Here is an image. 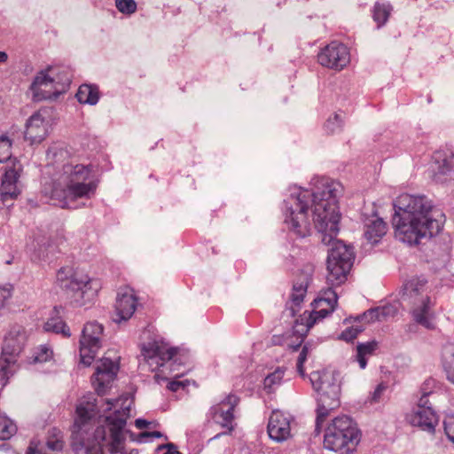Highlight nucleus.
I'll return each instance as SVG.
<instances>
[{
	"instance_id": "9b49d317",
	"label": "nucleus",
	"mask_w": 454,
	"mask_h": 454,
	"mask_svg": "<svg viewBox=\"0 0 454 454\" xmlns=\"http://www.w3.org/2000/svg\"><path fill=\"white\" fill-rule=\"evenodd\" d=\"M179 351L178 348L172 347L162 340H155L143 345L141 355L151 367V370L155 371L167 362L174 359L179 354Z\"/></svg>"
},
{
	"instance_id": "dca6fc26",
	"label": "nucleus",
	"mask_w": 454,
	"mask_h": 454,
	"mask_svg": "<svg viewBox=\"0 0 454 454\" xmlns=\"http://www.w3.org/2000/svg\"><path fill=\"white\" fill-rule=\"evenodd\" d=\"M50 116V111L45 108L34 114L27 123L25 138L31 144L42 142L48 133Z\"/></svg>"
},
{
	"instance_id": "b1692460",
	"label": "nucleus",
	"mask_w": 454,
	"mask_h": 454,
	"mask_svg": "<svg viewBox=\"0 0 454 454\" xmlns=\"http://www.w3.org/2000/svg\"><path fill=\"white\" fill-rule=\"evenodd\" d=\"M308 286L309 277L304 274H300L293 285V289L290 295V300L292 302L291 309L294 313L295 312L296 308H298L303 301L307 294Z\"/></svg>"
},
{
	"instance_id": "bf43d9fd",
	"label": "nucleus",
	"mask_w": 454,
	"mask_h": 454,
	"mask_svg": "<svg viewBox=\"0 0 454 454\" xmlns=\"http://www.w3.org/2000/svg\"><path fill=\"white\" fill-rule=\"evenodd\" d=\"M132 453H133V451H130V453H129V454H132Z\"/></svg>"
},
{
	"instance_id": "4468645a",
	"label": "nucleus",
	"mask_w": 454,
	"mask_h": 454,
	"mask_svg": "<svg viewBox=\"0 0 454 454\" xmlns=\"http://www.w3.org/2000/svg\"><path fill=\"white\" fill-rule=\"evenodd\" d=\"M118 365L109 358H102L91 378L92 386L98 395H103L110 387L118 372Z\"/></svg>"
},
{
	"instance_id": "09e8293b",
	"label": "nucleus",
	"mask_w": 454,
	"mask_h": 454,
	"mask_svg": "<svg viewBox=\"0 0 454 454\" xmlns=\"http://www.w3.org/2000/svg\"><path fill=\"white\" fill-rule=\"evenodd\" d=\"M121 399H114V400H106V408L105 409L106 411H110L113 408H116L119 405Z\"/></svg>"
},
{
	"instance_id": "a19ab883",
	"label": "nucleus",
	"mask_w": 454,
	"mask_h": 454,
	"mask_svg": "<svg viewBox=\"0 0 454 454\" xmlns=\"http://www.w3.org/2000/svg\"><path fill=\"white\" fill-rule=\"evenodd\" d=\"M363 329L357 325L347 327L340 334V339L346 341L354 340Z\"/></svg>"
},
{
	"instance_id": "f8f14e48",
	"label": "nucleus",
	"mask_w": 454,
	"mask_h": 454,
	"mask_svg": "<svg viewBox=\"0 0 454 454\" xmlns=\"http://www.w3.org/2000/svg\"><path fill=\"white\" fill-rule=\"evenodd\" d=\"M318 63L327 68L340 71L350 63L349 48L339 41H332L317 54Z\"/></svg>"
},
{
	"instance_id": "37998d69",
	"label": "nucleus",
	"mask_w": 454,
	"mask_h": 454,
	"mask_svg": "<svg viewBox=\"0 0 454 454\" xmlns=\"http://www.w3.org/2000/svg\"><path fill=\"white\" fill-rule=\"evenodd\" d=\"M444 431L448 438L454 443V416H448L444 420Z\"/></svg>"
},
{
	"instance_id": "423d86ee",
	"label": "nucleus",
	"mask_w": 454,
	"mask_h": 454,
	"mask_svg": "<svg viewBox=\"0 0 454 454\" xmlns=\"http://www.w3.org/2000/svg\"><path fill=\"white\" fill-rule=\"evenodd\" d=\"M314 389L318 392L316 426L320 430L328 417L340 406V381L330 371L314 372L310 375Z\"/></svg>"
},
{
	"instance_id": "39448f33",
	"label": "nucleus",
	"mask_w": 454,
	"mask_h": 454,
	"mask_svg": "<svg viewBox=\"0 0 454 454\" xmlns=\"http://www.w3.org/2000/svg\"><path fill=\"white\" fill-rule=\"evenodd\" d=\"M324 431V446L325 449L349 454L356 450L360 439L361 432L350 417L340 415L333 418L325 425L323 424L320 430Z\"/></svg>"
},
{
	"instance_id": "f704fd0d",
	"label": "nucleus",
	"mask_w": 454,
	"mask_h": 454,
	"mask_svg": "<svg viewBox=\"0 0 454 454\" xmlns=\"http://www.w3.org/2000/svg\"><path fill=\"white\" fill-rule=\"evenodd\" d=\"M16 431V425L6 416L0 414V440L10 439Z\"/></svg>"
},
{
	"instance_id": "4c0bfd02",
	"label": "nucleus",
	"mask_w": 454,
	"mask_h": 454,
	"mask_svg": "<svg viewBox=\"0 0 454 454\" xmlns=\"http://www.w3.org/2000/svg\"><path fill=\"white\" fill-rule=\"evenodd\" d=\"M12 141L7 137H0V162L11 160Z\"/></svg>"
},
{
	"instance_id": "49530a36",
	"label": "nucleus",
	"mask_w": 454,
	"mask_h": 454,
	"mask_svg": "<svg viewBox=\"0 0 454 454\" xmlns=\"http://www.w3.org/2000/svg\"><path fill=\"white\" fill-rule=\"evenodd\" d=\"M187 386V384L184 381H180V380H172L168 383V388L170 390V391H173V392H176L177 390H179L180 388H184Z\"/></svg>"
},
{
	"instance_id": "c756f323",
	"label": "nucleus",
	"mask_w": 454,
	"mask_h": 454,
	"mask_svg": "<svg viewBox=\"0 0 454 454\" xmlns=\"http://www.w3.org/2000/svg\"><path fill=\"white\" fill-rule=\"evenodd\" d=\"M90 284V279L88 277H84L81 279H78L76 274L72 278L69 284V288L74 291V300L76 301H84L85 295L88 292V285Z\"/></svg>"
},
{
	"instance_id": "7ed1b4c3",
	"label": "nucleus",
	"mask_w": 454,
	"mask_h": 454,
	"mask_svg": "<svg viewBox=\"0 0 454 454\" xmlns=\"http://www.w3.org/2000/svg\"><path fill=\"white\" fill-rule=\"evenodd\" d=\"M427 283V278L423 277H412L403 284L400 295L417 324L427 329H434L435 301L428 294Z\"/></svg>"
},
{
	"instance_id": "2f4dec72",
	"label": "nucleus",
	"mask_w": 454,
	"mask_h": 454,
	"mask_svg": "<svg viewBox=\"0 0 454 454\" xmlns=\"http://www.w3.org/2000/svg\"><path fill=\"white\" fill-rule=\"evenodd\" d=\"M442 365L447 379L454 384V344L446 346L442 352Z\"/></svg>"
},
{
	"instance_id": "4be33fe9",
	"label": "nucleus",
	"mask_w": 454,
	"mask_h": 454,
	"mask_svg": "<svg viewBox=\"0 0 454 454\" xmlns=\"http://www.w3.org/2000/svg\"><path fill=\"white\" fill-rule=\"evenodd\" d=\"M98 412L99 411L94 397H82L76 406L74 425L78 428H81L86 424H89Z\"/></svg>"
},
{
	"instance_id": "4d7b16f0",
	"label": "nucleus",
	"mask_w": 454,
	"mask_h": 454,
	"mask_svg": "<svg viewBox=\"0 0 454 454\" xmlns=\"http://www.w3.org/2000/svg\"><path fill=\"white\" fill-rule=\"evenodd\" d=\"M333 118H334V121H335L337 123H340V116H339L338 114H334Z\"/></svg>"
},
{
	"instance_id": "473e14b6",
	"label": "nucleus",
	"mask_w": 454,
	"mask_h": 454,
	"mask_svg": "<svg viewBox=\"0 0 454 454\" xmlns=\"http://www.w3.org/2000/svg\"><path fill=\"white\" fill-rule=\"evenodd\" d=\"M378 348V342L375 340L359 344L356 347V357L361 368H365L367 364L366 356H371Z\"/></svg>"
},
{
	"instance_id": "ddd939ff",
	"label": "nucleus",
	"mask_w": 454,
	"mask_h": 454,
	"mask_svg": "<svg viewBox=\"0 0 454 454\" xmlns=\"http://www.w3.org/2000/svg\"><path fill=\"white\" fill-rule=\"evenodd\" d=\"M428 393H423L416 409L406 416L407 421L423 430L433 431L438 424V417L428 404Z\"/></svg>"
},
{
	"instance_id": "a211bd4d",
	"label": "nucleus",
	"mask_w": 454,
	"mask_h": 454,
	"mask_svg": "<svg viewBox=\"0 0 454 454\" xmlns=\"http://www.w3.org/2000/svg\"><path fill=\"white\" fill-rule=\"evenodd\" d=\"M239 402V398L236 395L230 394L225 399L212 408L213 419L223 428H227L229 432L233 429V411Z\"/></svg>"
},
{
	"instance_id": "0eeeda50",
	"label": "nucleus",
	"mask_w": 454,
	"mask_h": 454,
	"mask_svg": "<svg viewBox=\"0 0 454 454\" xmlns=\"http://www.w3.org/2000/svg\"><path fill=\"white\" fill-rule=\"evenodd\" d=\"M338 302V295L332 288L322 291L312 302V311H304L295 320L294 333L297 335L298 343L293 347L295 350L300 347L309 331L319 321L333 312Z\"/></svg>"
},
{
	"instance_id": "c9c22d12",
	"label": "nucleus",
	"mask_w": 454,
	"mask_h": 454,
	"mask_svg": "<svg viewBox=\"0 0 454 454\" xmlns=\"http://www.w3.org/2000/svg\"><path fill=\"white\" fill-rule=\"evenodd\" d=\"M391 8L389 5L377 4L373 8V20L378 27L383 26L389 18Z\"/></svg>"
},
{
	"instance_id": "603ef678",
	"label": "nucleus",
	"mask_w": 454,
	"mask_h": 454,
	"mask_svg": "<svg viewBox=\"0 0 454 454\" xmlns=\"http://www.w3.org/2000/svg\"><path fill=\"white\" fill-rule=\"evenodd\" d=\"M167 451L164 454H180V452L173 446V444H168Z\"/></svg>"
},
{
	"instance_id": "c03bdc74",
	"label": "nucleus",
	"mask_w": 454,
	"mask_h": 454,
	"mask_svg": "<svg viewBox=\"0 0 454 454\" xmlns=\"http://www.w3.org/2000/svg\"><path fill=\"white\" fill-rule=\"evenodd\" d=\"M386 390V386L382 383L379 384L371 396V403H377L380 400L384 391Z\"/></svg>"
},
{
	"instance_id": "cd10ccee",
	"label": "nucleus",
	"mask_w": 454,
	"mask_h": 454,
	"mask_svg": "<svg viewBox=\"0 0 454 454\" xmlns=\"http://www.w3.org/2000/svg\"><path fill=\"white\" fill-rule=\"evenodd\" d=\"M17 358L10 356H4L1 353L0 356V384L4 387L17 370Z\"/></svg>"
},
{
	"instance_id": "58836bf2",
	"label": "nucleus",
	"mask_w": 454,
	"mask_h": 454,
	"mask_svg": "<svg viewBox=\"0 0 454 454\" xmlns=\"http://www.w3.org/2000/svg\"><path fill=\"white\" fill-rule=\"evenodd\" d=\"M115 5L120 12L127 15L137 11V3L134 0H115Z\"/></svg>"
},
{
	"instance_id": "a878e982",
	"label": "nucleus",
	"mask_w": 454,
	"mask_h": 454,
	"mask_svg": "<svg viewBox=\"0 0 454 454\" xmlns=\"http://www.w3.org/2000/svg\"><path fill=\"white\" fill-rule=\"evenodd\" d=\"M387 224L379 217L372 219L365 225V238L372 243H377L387 233Z\"/></svg>"
},
{
	"instance_id": "13d9d810",
	"label": "nucleus",
	"mask_w": 454,
	"mask_h": 454,
	"mask_svg": "<svg viewBox=\"0 0 454 454\" xmlns=\"http://www.w3.org/2000/svg\"><path fill=\"white\" fill-rule=\"evenodd\" d=\"M330 124H331V120L329 119V120L327 121V123H326V128H327V129H332L330 128Z\"/></svg>"
},
{
	"instance_id": "864d4df0",
	"label": "nucleus",
	"mask_w": 454,
	"mask_h": 454,
	"mask_svg": "<svg viewBox=\"0 0 454 454\" xmlns=\"http://www.w3.org/2000/svg\"><path fill=\"white\" fill-rule=\"evenodd\" d=\"M37 446L34 442H30L27 450V454H35Z\"/></svg>"
},
{
	"instance_id": "6ab92c4d",
	"label": "nucleus",
	"mask_w": 454,
	"mask_h": 454,
	"mask_svg": "<svg viewBox=\"0 0 454 454\" xmlns=\"http://www.w3.org/2000/svg\"><path fill=\"white\" fill-rule=\"evenodd\" d=\"M290 415L280 411H273L268 423V433L270 438L282 442L291 436Z\"/></svg>"
},
{
	"instance_id": "f3484780",
	"label": "nucleus",
	"mask_w": 454,
	"mask_h": 454,
	"mask_svg": "<svg viewBox=\"0 0 454 454\" xmlns=\"http://www.w3.org/2000/svg\"><path fill=\"white\" fill-rule=\"evenodd\" d=\"M27 340L26 329L22 325H14L4 337L2 353L14 358L19 357Z\"/></svg>"
},
{
	"instance_id": "bb28decb",
	"label": "nucleus",
	"mask_w": 454,
	"mask_h": 454,
	"mask_svg": "<svg viewBox=\"0 0 454 454\" xmlns=\"http://www.w3.org/2000/svg\"><path fill=\"white\" fill-rule=\"evenodd\" d=\"M396 313V309L392 305L377 307L365 311L363 315V320L367 323L376 321H385L388 317H393Z\"/></svg>"
},
{
	"instance_id": "6e6552de",
	"label": "nucleus",
	"mask_w": 454,
	"mask_h": 454,
	"mask_svg": "<svg viewBox=\"0 0 454 454\" xmlns=\"http://www.w3.org/2000/svg\"><path fill=\"white\" fill-rule=\"evenodd\" d=\"M129 407L123 404L106 416L104 426L96 430L95 437L101 440L111 454L121 453L125 445L123 430L129 417Z\"/></svg>"
},
{
	"instance_id": "72a5a7b5",
	"label": "nucleus",
	"mask_w": 454,
	"mask_h": 454,
	"mask_svg": "<svg viewBox=\"0 0 454 454\" xmlns=\"http://www.w3.org/2000/svg\"><path fill=\"white\" fill-rule=\"evenodd\" d=\"M44 329L47 332L61 333L64 337L71 335L69 327L60 317H52L44 324Z\"/></svg>"
},
{
	"instance_id": "3c124183",
	"label": "nucleus",
	"mask_w": 454,
	"mask_h": 454,
	"mask_svg": "<svg viewBox=\"0 0 454 454\" xmlns=\"http://www.w3.org/2000/svg\"><path fill=\"white\" fill-rule=\"evenodd\" d=\"M148 425H149V422L147 420H145V419H137L135 420V426L138 429L145 428V427H147Z\"/></svg>"
},
{
	"instance_id": "2eb2a0df",
	"label": "nucleus",
	"mask_w": 454,
	"mask_h": 454,
	"mask_svg": "<svg viewBox=\"0 0 454 454\" xmlns=\"http://www.w3.org/2000/svg\"><path fill=\"white\" fill-rule=\"evenodd\" d=\"M137 298L135 291L126 286L118 293L113 315L114 321L120 323L129 319L136 311Z\"/></svg>"
},
{
	"instance_id": "a18cd8bd",
	"label": "nucleus",
	"mask_w": 454,
	"mask_h": 454,
	"mask_svg": "<svg viewBox=\"0 0 454 454\" xmlns=\"http://www.w3.org/2000/svg\"><path fill=\"white\" fill-rule=\"evenodd\" d=\"M162 434L160 431L142 432L138 434V440L143 441L145 438H160Z\"/></svg>"
},
{
	"instance_id": "79ce46f5",
	"label": "nucleus",
	"mask_w": 454,
	"mask_h": 454,
	"mask_svg": "<svg viewBox=\"0 0 454 454\" xmlns=\"http://www.w3.org/2000/svg\"><path fill=\"white\" fill-rule=\"evenodd\" d=\"M308 354H309V348L306 346H304L302 348L301 351L300 352L298 359H297V364H296L297 372L301 377H304V375H305V370H304L303 364H304L305 361L307 360Z\"/></svg>"
},
{
	"instance_id": "5701e85b",
	"label": "nucleus",
	"mask_w": 454,
	"mask_h": 454,
	"mask_svg": "<svg viewBox=\"0 0 454 454\" xmlns=\"http://www.w3.org/2000/svg\"><path fill=\"white\" fill-rule=\"evenodd\" d=\"M48 79L51 80L57 90L62 93L66 92L71 83L72 74L70 69L65 66H53L41 72Z\"/></svg>"
},
{
	"instance_id": "de8ad7c7",
	"label": "nucleus",
	"mask_w": 454,
	"mask_h": 454,
	"mask_svg": "<svg viewBox=\"0 0 454 454\" xmlns=\"http://www.w3.org/2000/svg\"><path fill=\"white\" fill-rule=\"evenodd\" d=\"M47 446L52 450H60L63 448V442L60 440H48Z\"/></svg>"
},
{
	"instance_id": "f03ea898",
	"label": "nucleus",
	"mask_w": 454,
	"mask_h": 454,
	"mask_svg": "<svg viewBox=\"0 0 454 454\" xmlns=\"http://www.w3.org/2000/svg\"><path fill=\"white\" fill-rule=\"evenodd\" d=\"M393 225L396 238L417 245L423 238L437 235L442 229L445 215L425 196L401 194L395 201Z\"/></svg>"
},
{
	"instance_id": "8fccbe9b",
	"label": "nucleus",
	"mask_w": 454,
	"mask_h": 454,
	"mask_svg": "<svg viewBox=\"0 0 454 454\" xmlns=\"http://www.w3.org/2000/svg\"><path fill=\"white\" fill-rule=\"evenodd\" d=\"M86 454H104V451L101 445H95L88 448Z\"/></svg>"
},
{
	"instance_id": "20e7f679",
	"label": "nucleus",
	"mask_w": 454,
	"mask_h": 454,
	"mask_svg": "<svg viewBox=\"0 0 454 454\" xmlns=\"http://www.w3.org/2000/svg\"><path fill=\"white\" fill-rule=\"evenodd\" d=\"M90 172L89 166L65 165L63 172L53 183L51 196L59 200H74L89 197L96 190V185L92 182L86 183Z\"/></svg>"
},
{
	"instance_id": "e433bc0d",
	"label": "nucleus",
	"mask_w": 454,
	"mask_h": 454,
	"mask_svg": "<svg viewBox=\"0 0 454 454\" xmlns=\"http://www.w3.org/2000/svg\"><path fill=\"white\" fill-rule=\"evenodd\" d=\"M284 377V370L278 368L272 373L269 374L263 381L264 388L270 393L275 386L281 383Z\"/></svg>"
},
{
	"instance_id": "393cba45",
	"label": "nucleus",
	"mask_w": 454,
	"mask_h": 454,
	"mask_svg": "<svg viewBox=\"0 0 454 454\" xmlns=\"http://www.w3.org/2000/svg\"><path fill=\"white\" fill-rule=\"evenodd\" d=\"M434 160L437 165V174H454V153L449 151H436L434 153Z\"/></svg>"
},
{
	"instance_id": "6e6d98bb",
	"label": "nucleus",
	"mask_w": 454,
	"mask_h": 454,
	"mask_svg": "<svg viewBox=\"0 0 454 454\" xmlns=\"http://www.w3.org/2000/svg\"><path fill=\"white\" fill-rule=\"evenodd\" d=\"M66 269L65 268H62L59 272H58V278L60 279V280H63L61 275L65 272Z\"/></svg>"
},
{
	"instance_id": "aec40b11",
	"label": "nucleus",
	"mask_w": 454,
	"mask_h": 454,
	"mask_svg": "<svg viewBox=\"0 0 454 454\" xmlns=\"http://www.w3.org/2000/svg\"><path fill=\"white\" fill-rule=\"evenodd\" d=\"M9 164L5 169L0 187L4 200H7V198L14 199L20 193L17 182L22 171V166L16 159L11 160Z\"/></svg>"
},
{
	"instance_id": "412c9836",
	"label": "nucleus",
	"mask_w": 454,
	"mask_h": 454,
	"mask_svg": "<svg viewBox=\"0 0 454 454\" xmlns=\"http://www.w3.org/2000/svg\"><path fill=\"white\" fill-rule=\"evenodd\" d=\"M31 90L33 91L34 99L36 101L55 98L62 94L60 90H57L55 83L42 73H39L35 76L31 85Z\"/></svg>"
},
{
	"instance_id": "5fc2aeb1",
	"label": "nucleus",
	"mask_w": 454,
	"mask_h": 454,
	"mask_svg": "<svg viewBox=\"0 0 454 454\" xmlns=\"http://www.w3.org/2000/svg\"><path fill=\"white\" fill-rule=\"evenodd\" d=\"M8 56L4 51H0V63H4L7 61Z\"/></svg>"
},
{
	"instance_id": "7c9ffc66",
	"label": "nucleus",
	"mask_w": 454,
	"mask_h": 454,
	"mask_svg": "<svg viewBox=\"0 0 454 454\" xmlns=\"http://www.w3.org/2000/svg\"><path fill=\"white\" fill-rule=\"evenodd\" d=\"M53 358V351L47 345H40L35 348L31 356L27 357L30 364H42L51 361Z\"/></svg>"
},
{
	"instance_id": "c85d7f7f",
	"label": "nucleus",
	"mask_w": 454,
	"mask_h": 454,
	"mask_svg": "<svg viewBox=\"0 0 454 454\" xmlns=\"http://www.w3.org/2000/svg\"><path fill=\"white\" fill-rule=\"evenodd\" d=\"M77 100L82 104L95 105L99 98V91L97 86L82 84L76 93Z\"/></svg>"
},
{
	"instance_id": "1a4fd4ad",
	"label": "nucleus",
	"mask_w": 454,
	"mask_h": 454,
	"mask_svg": "<svg viewBox=\"0 0 454 454\" xmlns=\"http://www.w3.org/2000/svg\"><path fill=\"white\" fill-rule=\"evenodd\" d=\"M354 254L352 248L341 240L333 242L326 261V283L328 288L343 285L353 266Z\"/></svg>"
},
{
	"instance_id": "9d476101",
	"label": "nucleus",
	"mask_w": 454,
	"mask_h": 454,
	"mask_svg": "<svg viewBox=\"0 0 454 454\" xmlns=\"http://www.w3.org/2000/svg\"><path fill=\"white\" fill-rule=\"evenodd\" d=\"M103 332V325L97 322H89L84 325L80 340V358L84 365L89 366L93 363L101 347Z\"/></svg>"
},
{
	"instance_id": "ea45409f",
	"label": "nucleus",
	"mask_w": 454,
	"mask_h": 454,
	"mask_svg": "<svg viewBox=\"0 0 454 454\" xmlns=\"http://www.w3.org/2000/svg\"><path fill=\"white\" fill-rule=\"evenodd\" d=\"M14 287L11 284L0 286V309H3L12 297Z\"/></svg>"
},
{
	"instance_id": "f257e3e1",
	"label": "nucleus",
	"mask_w": 454,
	"mask_h": 454,
	"mask_svg": "<svg viewBox=\"0 0 454 454\" xmlns=\"http://www.w3.org/2000/svg\"><path fill=\"white\" fill-rule=\"evenodd\" d=\"M341 186L339 183L325 182L316 191H301L296 196L286 200L285 223L288 229L300 237H305L310 231L309 210L312 208L313 222L323 235L322 241L330 244L339 232L340 213L338 195Z\"/></svg>"
}]
</instances>
